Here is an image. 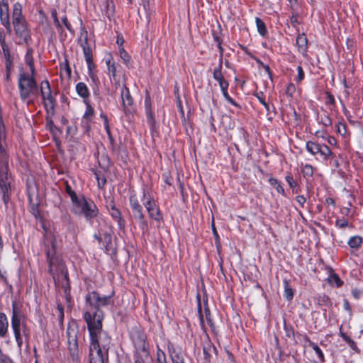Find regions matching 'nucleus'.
<instances>
[{"label": "nucleus", "mask_w": 363, "mask_h": 363, "mask_svg": "<svg viewBox=\"0 0 363 363\" xmlns=\"http://www.w3.org/2000/svg\"><path fill=\"white\" fill-rule=\"evenodd\" d=\"M133 217L137 220L139 227L142 230V233L143 234L147 233L149 231L148 223L147 220L145 218L144 213L137 215Z\"/></svg>", "instance_id": "obj_23"}, {"label": "nucleus", "mask_w": 363, "mask_h": 363, "mask_svg": "<svg viewBox=\"0 0 363 363\" xmlns=\"http://www.w3.org/2000/svg\"><path fill=\"white\" fill-rule=\"evenodd\" d=\"M0 45L1 46L7 45L5 43V36L0 33Z\"/></svg>", "instance_id": "obj_62"}, {"label": "nucleus", "mask_w": 363, "mask_h": 363, "mask_svg": "<svg viewBox=\"0 0 363 363\" xmlns=\"http://www.w3.org/2000/svg\"><path fill=\"white\" fill-rule=\"evenodd\" d=\"M64 292L65 295V298L67 301H69L70 299V294H69V285L67 283L65 286H64Z\"/></svg>", "instance_id": "obj_50"}, {"label": "nucleus", "mask_w": 363, "mask_h": 363, "mask_svg": "<svg viewBox=\"0 0 363 363\" xmlns=\"http://www.w3.org/2000/svg\"><path fill=\"white\" fill-rule=\"evenodd\" d=\"M343 339L348 342V344L354 345V342L350 339L349 337L346 336L345 335L342 334Z\"/></svg>", "instance_id": "obj_60"}, {"label": "nucleus", "mask_w": 363, "mask_h": 363, "mask_svg": "<svg viewBox=\"0 0 363 363\" xmlns=\"http://www.w3.org/2000/svg\"><path fill=\"white\" fill-rule=\"evenodd\" d=\"M50 13L54 24L56 28L57 29L58 32H62V26L58 19L57 10L55 9H53L51 10Z\"/></svg>", "instance_id": "obj_31"}, {"label": "nucleus", "mask_w": 363, "mask_h": 363, "mask_svg": "<svg viewBox=\"0 0 363 363\" xmlns=\"http://www.w3.org/2000/svg\"><path fill=\"white\" fill-rule=\"evenodd\" d=\"M5 6H9L8 1L7 0H0V8L5 7Z\"/></svg>", "instance_id": "obj_63"}, {"label": "nucleus", "mask_w": 363, "mask_h": 363, "mask_svg": "<svg viewBox=\"0 0 363 363\" xmlns=\"http://www.w3.org/2000/svg\"><path fill=\"white\" fill-rule=\"evenodd\" d=\"M129 337L135 348V354L145 357H147L148 346L146 342V335L141 328L137 325L131 328Z\"/></svg>", "instance_id": "obj_5"}, {"label": "nucleus", "mask_w": 363, "mask_h": 363, "mask_svg": "<svg viewBox=\"0 0 363 363\" xmlns=\"http://www.w3.org/2000/svg\"><path fill=\"white\" fill-rule=\"evenodd\" d=\"M315 136L318 137V138H321L323 139H326L327 137L323 134V132H321L320 130H318L315 132Z\"/></svg>", "instance_id": "obj_61"}, {"label": "nucleus", "mask_w": 363, "mask_h": 363, "mask_svg": "<svg viewBox=\"0 0 363 363\" xmlns=\"http://www.w3.org/2000/svg\"><path fill=\"white\" fill-rule=\"evenodd\" d=\"M86 106L85 111L83 114V121H84L87 125L91 121L94 116V110L91 106L89 101H85L84 102Z\"/></svg>", "instance_id": "obj_20"}, {"label": "nucleus", "mask_w": 363, "mask_h": 363, "mask_svg": "<svg viewBox=\"0 0 363 363\" xmlns=\"http://www.w3.org/2000/svg\"><path fill=\"white\" fill-rule=\"evenodd\" d=\"M286 182L291 189H295L297 186V182L294 179L292 175L288 173L285 177Z\"/></svg>", "instance_id": "obj_36"}, {"label": "nucleus", "mask_w": 363, "mask_h": 363, "mask_svg": "<svg viewBox=\"0 0 363 363\" xmlns=\"http://www.w3.org/2000/svg\"><path fill=\"white\" fill-rule=\"evenodd\" d=\"M296 43L298 47V52L303 55H306L308 48V40L304 33H299L296 37Z\"/></svg>", "instance_id": "obj_18"}, {"label": "nucleus", "mask_w": 363, "mask_h": 363, "mask_svg": "<svg viewBox=\"0 0 363 363\" xmlns=\"http://www.w3.org/2000/svg\"><path fill=\"white\" fill-rule=\"evenodd\" d=\"M310 346L313 348L314 352H315L318 358L321 362H323L325 361L324 354L321 349L314 342H311Z\"/></svg>", "instance_id": "obj_34"}, {"label": "nucleus", "mask_w": 363, "mask_h": 363, "mask_svg": "<svg viewBox=\"0 0 363 363\" xmlns=\"http://www.w3.org/2000/svg\"><path fill=\"white\" fill-rule=\"evenodd\" d=\"M141 201L149 215V217L156 221L162 219L160 208L152 196L146 189H143Z\"/></svg>", "instance_id": "obj_6"}, {"label": "nucleus", "mask_w": 363, "mask_h": 363, "mask_svg": "<svg viewBox=\"0 0 363 363\" xmlns=\"http://www.w3.org/2000/svg\"><path fill=\"white\" fill-rule=\"evenodd\" d=\"M337 132L340 133L341 135H344L346 133V126L345 124L342 123H338L337 124Z\"/></svg>", "instance_id": "obj_42"}, {"label": "nucleus", "mask_w": 363, "mask_h": 363, "mask_svg": "<svg viewBox=\"0 0 363 363\" xmlns=\"http://www.w3.org/2000/svg\"><path fill=\"white\" fill-rule=\"evenodd\" d=\"M262 68H263V69H264V72H266V73H267L269 77H271L272 73H271L270 68H269V67L268 65H265V64H264V65H262Z\"/></svg>", "instance_id": "obj_58"}, {"label": "nucleus", "mask_w": 363, "mask_h": 363, "mask_svg": "<svg viewBox=\"0 0 363 363\" xmlns=\"http://www.w3.org/2000/svg\"><path fill=\"white\" fill-rule=\"evenodd\" d=\"M283 284L284 289V296L287 301H291L294 297V291L289 282L287 280H284Z\"/></svg>", "instance_id": "obj_27"}, {"label": "nucleus", "mask_w": 363, "mask_h": 363, "mask_svg": "<svg viewBox=\"0 0 363 363\" xmlns=\"http://www.w3.org/2000/svg\"><path fill=\"white\" fill-rule=\"evenodd\" d=\"M215 350L216 348L214 345H213V344L210 341L206 342L203 347V352L206 362H210L211 357L212 354L215 352Z\"/></svg>", "instance_id": "obj_22"}, {"label": "nucleus", "mask_w": 363, "mask_h": 363, "mask_svg": "<svg viewBox=\"0 0 363 363\" xmlns=\"http://www.w3.org/2000/svg\"><path fill=\"white\" fill-rule=\"evenodd\" d=\"M65 191L69 196L72 202L79 196V195H77V194L72 189L69 184L66 185Z\"/></svg>", "instance_id": "obj_38"}, {"label": "nucleus", "mask_w": 363, "mask_h": 363, "mask_svg": "<svg viewBox=\"0 0 363 363\" xmlns=\"http://www.w3.org/2000/svg\"><path fill=\"white\" fill-rule=\"evenodd\" d=\"M257 97L259 101L264 106L266 110L269 111V105H268V104L266 103L264 98L259 95H257Z\"/></svg>", "instance_id": "obj_53"}, {"label": "nucleus", "mask_w": 363, "mask_h": 363, "mask_svg": "<svg viewBox=\"0 0 363 363\" xmlns=\"http://www.w3.org/2000/svg\"><path fill=\"white\" fill-rule=\"evenodd\" d=\"M363 294V291L357 288H354L352 290V294L353 297L356 299H359Z\"/></svg>", "instance_id": "obj_44"}, {"label": "nucleus", "mask_w": 363, "mask_h": 363, "mask_svg": "<svg viewBox=\"0 0 363 363\" xmlns=\"http://www.w3.org/2000/svg\"><path fill=\"white\" fill-rule=\"evenodd\" d=\"M12 23L16 34L20 38L21 43H27L30 39V35L26 25L25 18L22 15V6L18 2L13 6Z\"/></svg>", "instance_id": "obj_4"}, {"label": "nucleus", "mask_w": 363, "mask_h": 363, "mask_svg": "<svg viewBox=\"0 0 363 363\" xmlns=\"http://www.w3.org/2000/svg\"><path fill=\"white\" fill-rule=\"evenodd\" d=\"M289 3L291 11H296L298 7L297 0H287Z\"/></svg>", "instance_id": "obj_49"}, {"label": "nucleus", "mask_w": 363, "mask_h": 363, "mask_svg": "<svg viewBox=\"0 0 363 363\" xmlns=\"http://www.w3.org/2000/svg\"><path fill=\"white\" fill-rule=\"evenodd\" d=\"M313 167L312 165L306 164L302 167V174L304 177H311L313 174Z\"/></svg>", "instance_id": "obj_35"}, {"label": "nucleus", "mask_w": 363, "mask_h": 363, "mask_svg": "<svg viewBox=\"0 0 363 363\" xmlns=\"http://www.w3.org/2000/svg\"><path fill=\"white\" fill-rule=\"evenodd\" d=\"M172 363H184L183 357L178 354L172 356Z\"/></svg>", "instance_id": "obj_47"}, {"label": "nucleus", "mask_w": 363, "mask_h": 363, "mask_svg": "<svg viewBox=\"0 0 363 363\" xmlns=\"http://www.w3.org/2000/svg\"><path fill=\"white\" fill-rule=\"evenodd\" d=\"M270 185L273 186L277 191L281 195H285L284 189L281 184V183L275 178H270L268 180Z\"/></svg>", "instance_id": "obj_29"}, {"label": "nucleus", "mask_w": 363, "mask_h": 363, "mask_svg": "<svg viewBox=\"0 0 363 363\" xmlns=\"http://www.w3.org/2000/svg\"><path fill=\"white\" fill-rule=\"evenodd\" d=\"M57 311L58 312V317L60 319H63V318H64V310H63V307L62 306V305H60V304L57 305Z\"/></svg>", "instance_id": "obj_52"}, {"label": "nucleus", "mask_w": 363, "mask_h": 363, "mask_svg": "<svg viewBox=\"0 0 363 363\" xmlns=\"http://www.w3.org/2000/svg\"><path fill=\"white\" fill-rule=\"evenodd\" d=\"M35 73L26 72L21 70L18 77V89L20 96L23 101H26L30 96L37 94L38 86L35 79Z\"/></svg>", "instance_id": "obj_3"}, {"label": "nucleus", "mask_w": 363, "mask_h": 363, "mask_svg": "<svg viewBox=\"0 0 363 363\" xmlns=\"http://www.w3.org/2000/svg\"><path fill=\"white\" fill-rule=\"evenodd\" d=\"M296 201L301 206H303L306 203V198L302 195H298L296 197Z\"/></svg>", "instance_id": "obj_51"}, {"label": "nucleus", "mask_w": 363, "mask_h": 363, "mask_svg": "<svg viewBox=\"0 0 363 363\" xmlns=\"http://www.w3.org/2000/svg\"><path fill=\"white\" fill-rule=\"evenodd\" d=\"M100 116H101V118L104 121V128L106 130V132L108 134V137L111 138V130H110V127H109V124H108V118L104 113H101Z\"/></svg>", "instance_id": "obj_39"}, {"label": "nucleus", "mask_w": 363, "mask_h": 363, "mask_svg": "<svg viewBox=\"0 0 363 363\" xmlns=\"http://www.w3.org/2000/svg\"><path fill=\"white\" fill-rule=\"evenodd\" d=\"M119 56L121 59L123 60V62L127 66L129 67L131 65V57L128 55V53L125 50L123 47L119 48Z\"/></svg>", "instance_id": "obj_28"}, {"label": "nucleus", "mask_w": 363, "mask_h": 363, "mask_svg": "<svg viewBox=\"0 0 363 363\" xmlns=\"http://www.w3.org/2000/svg\"><path fill=\"white\" fill-rule=\"evenodd\" d=\"M337 225L340 228H344L347 226V223L345 220H340L337 221Z\"/></svg>", "instance_id": "obj_59"}, {"label": "nucleus", "mask_w": 363, "mask_h": 363, "mask_svg": "<svg viewBox=\"0 0 363 363\" xmlns=\"http://www.w3.org/2000/svg\"><path fill=\"white\" fill-rule=\"evenodd\" d=\"M325 95H326L325 104H330V105H335V101L334 96L330 92H328V91H327L325 93Z\"/></svg>", "instance_id": "obj_41"}, {"label": "nucleus", "mask_w": 363, "mask_h": 363, "mask_svg": "<svg viewBox=\"0 0 363 363\" xmlns=\"http://www.w3.org/2000/svg\"><path fill=\"white\" fill-rule=\"evenodd\" d=\"M114 11V6L112 4V1H107V12L108 13L112 14Z\"/></svg>", "instance_id": "obj_54"}, {"label": "nucleus", "mask_w": 363, "mask_h": 363, "mask_svg": "<svg viewBox=\"0 0 363 363\" xmlns=\"http://www.w3.org/2000/svg\"><path fill=\"white\" fill-rule=\"evenodd\" d=\"M347 243L352 248H358L362 243V238L359 236H353L350 238Z\"/></svg>", "instance_id": "obj_32"}, {"label": "nucleus", "mask_w": 363, "mask_h": 363, "mask_svg": "<svg viewBox=\"0 0 363 363\" xmlns=\"http://www.w3.org/2000/svg\"><path fill=\"white\" fill-rule=\"evenodd\" d=\"M71 211L78 216H84L86 220L98 216L99 210L96 205L91 199H87L83 195H79L78 198L72 202Z\"/></svg>", "instance_id": "obj_2"}, {"label": "nucleus", "mask_w": 363, "mask_h": 363, "mask_svg": "<svg viewBox=\"0 0 363 363\" xmlns=\"http://www.w3.org/2000/svg\"><path fill=\"white\" fill-rule=\"evenodd\" d=\"M327 142L330 145H334L335 146L337 145V140L336 139L333 137V136H328L327 138Z\"/></svg>", "instance_id": "obj_55"}, {"label": "nucleus", "mask_w": 363, "mask_h": 363, "mask_svg": "<svg viewBox=\"0 0 363 363\" xmlns=\"http://www.w3.org/2000/svg\"><path fill=\"white\" fill-rule=\"evenodd\" d=\"M9 322L6 315L0 313V337H4L8 332Z\"/></svg>", "instance_id": "obj_24"}, {"label": "nucleus", "mask_w": 363, "mask_h": 363, "mask_svg": "<svg viewBox=\"0 0 363 363\" xmlns=\"http://www.w3.org/2000/svg\"><path fill=\"white\" fill-rule=\"evenodd\" d=\"M343 308L345 311H351V307H350V303L348 302V301H347V300L344 301Z\"/></svg>", "instance_id": "obj_57"}, {"label": "nucleus", "mask_w": 363, "mask_h": 363, "mask_svg": "<svg viewBox=\"0 0 363 363\" xmlns=\"http://www.w3.org/2000/svg\"><path fill=\"white\" fill-rule=\"evenodd\" d=\"M88 74L94 84H97L99 83V78L95 72H89Z\"/></svg>", "instance_id": "obj_46"}, {"label": "nucleus", "mask_w": 363, "mask_h": 363, "mask_svg": "<svg viewBox=\"0 0 363 363\" xmlns=\"http://www.w3.org/2000/svg\"><path fill=\"white\" fill-rule=\"evenodd\" d=\"M106 65L107 66L108 74L111 79L116 81L117 65L111 54L105 57Z\"/></svg>", "instance_id": "obj_15"}, {"label": "nucleus", "mask_w": 363, "mask_h": 363, "mask_svg": "<svg viewBox=\"0 0 363 363\" xmlns=\"http://www.w3.org/2000/svg\"><path fill=\"white\" fill-rule=\"evenodd\" d=\"M61 21L63 23V25L65 26V28L70 32L73 33V29L71 26L70 23L69 22L67 16L65 14L61 17Z\"/></svg>", "instance_id": "obj_40"}, {"label": "nucleus", "mask_w": 363, "mask_h": 363, "mask_svg": "<svg viewBox=\"0 0 363 363\" xmlns=\"http://www.w3.org/2000/svg\"><path fill=\"white\" fill-rule=\"evenodd\" d=\"M40 94L45 108L52 110L55 106V99L52 94L51 87L48 80H43L41 82Z\"/></svg>", "instance_id": "obj_9"}, {"label": "nucleus", "mask_w": 363, "mask_h": 363, "mask_svg": "<svg viewBox=\"0 0 363 363\" xmlns=\"http://www.w3.org/2000/svg\"><path fill=\"white\" fill-rule=\"evenodd\" d=\"M145 108L147 121L149 125L153 128L155 126V121L154 113L151 108V99L149 94H147L145 98Z\"/></svg>", "instance_id": "obj_13"}, {"label": "nucleus", "mask_w": 363, "mask_h": 363, "mask_svg": "<svg viewBox=\"0 0 363 363\" xmlns=\"http://www.w3.org/2000/svg\"><path fill=\"white\" fill-rule=\"evenodd\" d=\"M292 15L290 17L291 23L295 26L298 23V13L296 11H291Z\"/></svg>", "instance_id": "obj_45"}, {"label": "nucleus", "mask_w": 363, "mask_h": 363, "mask_svg": "<svg viewBox=\"0 0 363 363\" xmlns=\"http://www.w3.org/2000/svg\"><path fill=\"white\" fill-rule=\"evenodd\" d=\"M86 62V65H87V68H88V73H89V72H95L94 71V64L93 62V60L92 59H91L90 60H85Z\"/></svg>", "instance_id": "obj_48"}, {"label": "nucleus", "mask_w": 363, "mask_h": 363, "mask_svg": "<svg viewBox=\"0 0 363 363\" xmlns=\"http://www.w3.org/2000/svg\"><path fill=\"white\" fill-rule=\"evenodd\" d=\"M4 56L6 60V68L9 69L11 67V56L8 45H4L1 47Z\"/></svg>", "instance_id": "obj_33"}, {"label": "nucleus", "mask_w": 363, "mask_h": 363, "mask_svg": "<svg viewBox=\"0 0 363 363\" xmlns=\"http://www.w3.org/2000/svg\"><path fill=\"white\" fill-rule=\"evenodd\" d=\"M121 97L124 112L125 113H132L134 111L133 99L130 94L129 89L125 84L122 85Z\"/></svg>", "instance_id": "obj_11"}, {"label": "nucleus", "mask_w": 363, "mask_h": 363, "mask_svg": "<svg viewBox=\"0 0 363 363\" xmlns=\"http://www.w3.org/2000/svg\"><path fill=\"white\" fill-rule=\"evenodd\" d=\"M116 43H117V44H118L119 48H121V46L123 47V38H118Z\"/></svg>", "instance_id": "obj_64"}, {"label": "nucleus", "mask_w": 363, "mask_h": 363, "mask_svg": "<svg viewBox=\"0 0 363 363\" xmlns=\"http://www.w3.org/2000/svg\"><path fill=\"white\" fill-rule=\"evenodd\" d=\"M25 62L28 67V70H24L26 72L29 73H35V67H34V62L32 56V53L30 50H28L25 55Z\"/></svg>", "instance_id": "obj_26"}, {"label": "nucleus", "mask_w": 363, "mask_h": 363, "mask_svg": "<svg viewBox=\"0 0 363 363\" xmlns=\"http://www.w3.org/2000/svg\"><path fill=\"white\" fill-rule=\"evenodd\" d=\"M67 334L68 336V350L72 360L77 361L79 356L78 343L76 334L74 330L71 328V326L68 327Z\"/></svg>", "instance_id": "obj_10"}, {"label": "nucleus", "mask_w": 363, "mask_h": 363, "mask_svg": "<svg viewBox=\"0 0 363 363\" xmlns=\"http://www.w3.org/2000/svg\"><path fill=\"white\" fill-rule=\"evenodd\" d=\"M317 121L319 124L323 125L325 128L332 125V120L326 112H324L322 114H318L317 116Z\"/></svg>", "instance_id": "obj_25"}, {"label": "nucleus", "mask_w": 363, "mask_h": 363, "mask_svg": "<svg viewBox=\"0 0 363 363\" xmlns=\"http://www.w3.org/2000/svg\"><path fill=\"white\" fill-rule=\"evenodd\" d=\"M80 46L83 50L85 60H90L92 59V50L87 42V31L84 27L81 28L79 36Z\"/></svg>", "instance_id": "obj_12"}, {"label": "nucleus", "mask_w": 363, "mask_h": 363, "mask_svg": "<svg viewBox=\"0 0 363 363\" xmlns=\"http://www.w3.org/2000/svg\"><path fill=\"white\" fill-rule=\"evenodd\" d=\"M297 72H298V75H297L296 81L298 82H300L304 79V77H305L304 72L301 66H298L297 67Z\"/></svg>", "instance_id": "obj_43"}, {"label": "nucleus", "mask_w": 363, "mask_h": 363, "mask_svg": "<svg viewBox=\"0 0 363 363\" xmlns=\"http://www.w3.org/2000/svg\"><path fill=\"white\" fill-rule=\"evenodd\" d=\"M228 87H225L223 88L224 89H220L221 90V92H222V94L223 96H224V98L229 102L231 104L234 105L235 106H238V104L234 101V100L229 96L228 93Z\"/></svg>", "instance_id": "obj_37"}, {"label": "nucleus", "mask_w": 363, "mask_h": 363, "mask_svg": "<svg viewBox=\"0 0 363 363\" xmlns=\"http://www.w3.org/2000/svg\"><path fill=\"white\" fill-rule=\"evenodd\" d=\"M11 328L14 334L15 340L18 348L21 350L23 345V340L21 335V314L18 310L16 303H12V316L11 319Z\"/></svg>", "instance_id": "obj_7"}, {"label": "nucleus", "mask_w": 363, "mask_h": 363, "mask_svg": "<svg viewBox=\"0 0 363 363\" xmlns=\"http://www.w3.org/2000/svg\"><path fill=\"white\" fill-rule=\"evenodd\" d=\"M75 90L77 94L83 99L84 102H85V101H89V97L90 96V92L85 83L78 82L75 86Z\"/></svg>", "instance_id": "obj_19"}, {"label": "nucleus", "mask_w": 363, "mask_h": 363, "mask_svg": "<svg viewBox=\"0 0 363 363\" xmlns=\"http://www.w3.org/2000/svg\"><path fill=\"white\" fill-rule=\"evenodd\" d=\"M85 312L83 318L89 333V363H105L111 341V337L102 329L104 313L99 307L106 306L113 301L111 296H101L96 291L86 296Z\"/></svg>", "instance_id": "obj_1"}, {"label": "nucleus", "mask_w": 363, "mask_h": 363, "mask_svg": "<svg viewBox=\"0 0 363 363\" xmlns=\"http://www.w3.org/2000/svg\"><path fill=\"white\" fill-rule=\"evenodd\" d=\"M255 23H256V26H257V28L258 33L262 36H265V35L267 33L265 23L262 21V20H261L258 17L255 18Z\"/></svg>", "instance_id": "obj_30"}, {"label": "nucleus", "mask_w": 363, "mask_h": 363, "mask_svg": "<svg viewBox=\"0 0 363 363\" xmlns=\"http://www.w3.org/2000/svg\"><path fill=\"white\" fill-rule=\"evenodd\" d=\"M55 254V250L52 249V250H48L46 252L48 259L50 262H52V256Z\"/></svg>", "instance_id": "obj_56"}, {"label": "nucleus", "mask_w": 363, "mask_h": 363, "mask_svg": "<svg viewBox=\"0 0 363 363\" xmlns=\"http://www.w3.org/2000/svg\"><path fill=\"white\" fill-rule=\"evenodd\" d=\"M222 62H220L218 65L213 69V77L216 80L220 86V89H224L225 87H228V82L224 79L222 74Z\"/></svg>", "instance_id": "obj_14"}, {"label": "nucleus", "mask_w": 363, "mask_h": 363, "mask_svg": "<svg viewBox=\"0 0 363 363\" xmlns=\"http://www.w3.org/2000/svg\"><path fill=\"white\" fill-rule=\"evenodd\" d=\"M306 148L311 155L313 156L319 155L325 160L333 156L332 151L325 144H319L310 140L306 142Z\"/></svg>", "instance_id": "obj_8"}, {"label": "nucleus", "mask_w": 363, "mask_h": 363, "mask_svg": "<svg viewBox=\"0 0 363 363\" xmlns=\"http://www.w3.org/2000/svg\"><path fill=\"white\" fill-rule=\"evenodd\" d=\"M0 21L4 26L6 29L9 31H11V27L10 24L9 18V6L1 7L0 8Z\"/></svg>", "instance_id": "obj_17"}, {"label": "nucleus", "mask_w": 363, "mask_h": 363, "mask_svg": "<svg viewBox=\"0 0 363 363\" xmlns=\"http://www.w3.org/2000/svg\"><path fill=\"white\" fill-rule=\"evenodd\" d=\"M108 210L111 216L118 222L119 227L121 228H123L124 225V220L121 217V213L119 210L116 208L113 204L111 205V207L108 208Z\"/></svg>", "instance_id": "obj_21"}, {"label": "nucleus", "mask_w": 363, "mask_h": 363, "mask_svg": "<svg viewBox=\"0 0 363 363\" xmlns=\"http://www.w3.org/2000/svg\"><path fill=\"white\" fill-rule=\"evenodd\" d=\"M129 203L133 213V216L143 213V207L135 194H131L129 197Z\"/></svg>", "instance_id": "obj_16"}]
</instances>
